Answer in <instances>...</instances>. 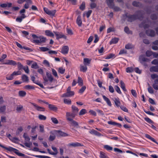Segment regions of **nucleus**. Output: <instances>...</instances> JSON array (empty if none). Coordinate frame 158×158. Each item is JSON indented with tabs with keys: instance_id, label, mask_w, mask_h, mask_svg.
I'll return each mask as SVG.
<instances>
[{
	"instance_id": "52",
	"label": "nucleus",
	"mask_w": 158,
	"mask_h": 158,
	"mask_svg": "<svg viewBox=\"0 0 158 158\" xmlns=\"http://www.w3.org/2000/svg\"><path fill=\"white\" fill-rule=\"evenodd\" d=\"M132 5L135 6L139 7L141 5V4L139 2L134 1L132 3Z\"/></svg>"
},
{
	"instance_id": "20",
	"label": "nucleus",
	"mask_w": 158,
	"mask_h": 158,
	"mask_svg": "<svg viewBox=\"0 0 158 158\" xmlns=\"http://www.w3.org/2000/svg\"><path fill=\"white\" fill-rule=\"evenodd\" d=\"M56 132L59 136L66 137L68 136V134L60 131H56Z\"/></svg>"
},
{
	"instance_id": "58",
	"label": "nucleus",
	"mask_w": 158,
	"mask_h": 158,
	"mask_svg": "<svg viewBox=\"0 0 158 158\" xmlns=\"http://www.w3.org/2000/svg\"><path fill=\"white\" fill-rule=\"evenodd\" d=\"M114 88L116 90V91L117 92V93H118V94H120L122 93V92L120 90V89L119 87L117 85H116L114 87Z\"/></svg>"
},
{
	"instance_id": "40",
	"label": "nucleus",
	"mask_w": 158,
	"mask_h": 158,
	"mask_svg": "<svg viewBox=\"0 0 158 158\" xmlns=\"http://www.w3.org/2000/svg\"><path fill=\"white\" fill-rule=\"evenodd\" d=\"M23 137L24 138L25 141L26 142H29L30 140V138L28 136L26 135V133H24Z\"/></svg>"
},
{
	"instance_id": "23",
	"label": "nucleus",
	"mask_w": 158,
	"mask_h": 158,
	"mask_svg": "<svg viewBox=\"0 0 158 158\" xmlns=\"http://www.w3.org/2000/svg\"><path fill=\"white\" fill-rule=\"evenodd\" d=\"M114 0H106V3L109 7H112Z\"/></svg>"
},
{
	"instance_id": "12",
	"label": "nucleus",
	"mask_w": 158,
	"mask_h": 158,
	"mask_svg": "<svg viewBox=\"0 0 158 158\" xmlns=\"http://www.w3.org/2000/svg\"><path fill=\"white\" fill-rule=\"evenodd\" d=\"M76 114L73 112L72 113L67 112L66 113V117L67 120H68V118H73L76 115Z\"/></svg>"
},
{
	"instance_id": "36",
	"label": "nucleus",
	"mask_w": 158,
	"mask_h": 158,
	"mask_svg": "<svg viewBox=\"0 0 158 158\" xmlns=\"http://www.w3.org/2000/svg\"><path fill=\"white\" fill-rule=\"evenodd\" d=\"M124 31L127 34H132V31L130 30L129 28L127 27H126L124 29Z\"/></svg>"
},
{
	"instance_id": "32",
	"label": "nucleus",
	"mask_w": 158,
	"mask_h": 158,
	"mask_svg": "<svg viewBox=\"0 0 158 158\" xmlns=\"http://www.w3.org/2000/svg\"><path fill=\"white\" fill-rule=\"evenodd\" d=\"M120 83L121 85V87L122 89L124 91H126L127 89L125 88V84L124 82L122 81L121 80L120 81Z\"/></svg>"
},
{
	"instance_id": "48",
	"label": "nucleus",
	"mask_w": 158,
	"mask_h": 158,
	"mask_svg": "<svg viewBox=\"0 0 158 158\" xmlns=\"http://www.w3.org/2000/svg\"><path fill=\"white\" fill-rule=\"evenodd\" d=\"M87 113V110L85 109H83L81 110L79 112V114L80 115H83Z\"/></svg>"
},
{
	"instance_id": "22",
	"label": "nucleus",
	"mask_w": 158,
	"mask_h": 158,
	"mask_svg": "<svg viewBox=\"0 0 158 158\" xmlns=\"http://www.w3.org/2000/svg\"><path fill=\"white\" fill-rule=\"evenodd\" d=\"M150 71L151 72H158V66H152L150 68Z\"/></svg>"
},
{
	"instance_id": "17",
	"label": "nucleus",
	"mask_w": 158,
	"mask_h": 158,
	"mask_svg": "<svg viewBox=\"0 0 158 158\" xmlns=\"http://www.w3.org/2000/svg\"><path fill=\"white\" fill-rule=\"evenodd\" d=\"M21 79L23 82L28 83L29 81L28 77L25 74H23L22 75Z\"/></svg>"
},
{
	"instance_id": "54",
	"label": "nucleus",
	"mask_w": 158,
	"mask_h": 158,
	"mask_svg": "<svg viewBox=\"0 0 158 158\" xmlns=\"http://www.w3.org/2000/svg\"><path fill=\"white\" fill-rule=\"evenodd\" d=\"M115 55L112 53L109 54L105 58L106 59H109L112 58Z\"/></svg>"
},
{
	"instance_id": "41",
	"label": "nucleus",
	"mask_w": 158,
	"mask_h": 158,
	"mask_svg": "<svg viewBox=\"0 0 158 158\" xmlns=\"http://www.w3.org/2000/svg\"><path fill=\"white\" fill-rule=\"evenodd\" d=\"M33 156H35L36 157L39 158H51L48 156H41V155H31Z\"/></svg>"
},
{
	"instance_id": "35",
	"label": "nucleus",
	"mask_w": 158,
	"mask_h": 158,
	"mask_svg": "<svg viewBox=\"0 0 158 158\" xmlns=\"http://www.w3.org/2000/svg\"><path fill=\"white\" fill-rule=\"evenodd\" d=\"M46 75L48 78L49 79V80L50 82H51L53 80V78L52 77V75L50 73H49L48 72H46Z\"/></svg>"
},
{
	"instance_id": "55",
	"label": "nucleus",
	"mask_w": 158,
	"mask_h": 158,
	"mask_svg": "<svg viewBox=\"0 0 158 158\" xmlns=\"http://www.w3.org/2000/svg\"><path fill=\"white\" fill-rule=\"evenodd\" d=\"M97 6V4L94 2H91L90 4V7L91 9L95 8Z\"/></svg>"
},
{
	"instance_id": "51",
	"label": "nucleus",
	"mask_w": 158,
	"mask_h": 158,
	"mask_svg": "<svg viewBox=\"0 0 158 158\" xmlns=\"http://www.w3.org/2000/svg\"><path fill=\"white\" fill-rule=\"evenodd\" d=\"M86 88L85 86H82L79 90V93L80 94H82L85 91Z\"/></svg>"
},
{
	"instance_id": "53",
	"label": "nucleus",
	"mask_w": 158,
	"mask_h": 158,
	"mask_svg": "<svg viewBox=\"0 0 158 158\" xmlns=\"http://www.w3.org/2000/svg\"><path fill=\"white\" fill-rule=\"evenodd\" d=\"M58 71L60 73L63 74L64 73L65 69L62 67H60L59 68Z\"/></svg>"
},
{
	"instance_id": "7",
	"label": "nucleus",
	"mask_w": 158,
	"mask_h": 158,
	"mask_svg": "<svg viewBox=\"0 0 158 158\" xmlns=\"http://www.w3.org/2000/svg\"><path fill=\"white\" fill-rule=\"evenodd\" d=\"M31 103L34 107L35 109L38 111L44 112L45 111V109L43 107L39 106L34 103L31 102Z\"/></svg>"
},
{
	"instance_id": "11",
	"label": "nucleus",
	"mask_w": 158,
	"mask_h": 158,
	"mask_svg": "<svg viewBox=\"0 0 158 158\" xmlns=\"http://www.w3.org/2000/svg\"><path fill=\"white\" fill-rule=\"evenodd\" d=\"M146 34L148 36L153 37L155 35V32L154 31L152 30H148L146 31Z\"/></svg>"
},
{
	"instance_id": "57",
	"label": "nucleus",
	"mask_w": 158,
	"mask_h": 158,
	"mask_svg": "<svg viewBox=\"0 0 158 158\" xmlns=\"http://www.w3.org/2000/svg\"><path fill=\"white\" fill-rule=\"evenodd\" d=\"M31 67L33 69H37L39 68V66L37 63L35 62L31 65Z\"/></svg>"
},
{
	"instance_id": "6",
	"label": "nucleus",
	"mask_w": 158,
	"mask_h": 158,
	"mask_svg": "<svg viewBox=\"0 0 158 158\" xmlns=\"http://www.w3.org/2000/svg\"><path fill=\"white\" fill-rule=\"evenodd\" d=\"M51 148L52 150L54 152H52L50 149H48L47 151L48 153L51 155H56L58 153V151L57 150V148L53 146H52Z\"/></svg>"
},
{
	"instance_id": "1",
	"label": "nucleus",
	"mask_w": 158,
	"mask_h": 158,
	"mask_svg": "<svg viewBox=\"0 0 158 158\" xmlns=\"http://www.w3.org/2000/svg\"><path fill=\"white\" fill-rule=\"evenodd\" d=\"M125 15L127 18V21L130 22H132L136 19L141 20L143 18V15L141 11H137L135 15H128L126 13Z\"/></svg>"
},
{
	"instance_id": "42",
	"label": "nucleus",
	"mask_w": 158,
	"mask_h": 158,
	"mask_svg": "<svg viewBox=\"0 0 158 158\" xmlns=\"http://www.w3.org/2000/svg\"><path fill=\"white\" fill-rule=\"evenodd\" d=\"M149 87L148 88V92L151 94H153L154 93V90L148 84Z\"/></svg>"
},
{
	"instance_id": "4",
	"label": "nucleus",
	"mask_w": 158,
	"mask_h": 158,
	"mask_svg": "<svg viewBox=\"0 0 158 158\" xmlns=\"http://www.w3.org/2000/svg\"><path fill=\"white\" fill-rule=\"evenodd\" d=\"M0 146L2 148L5 149L7 151H9V152H14L16 154V153H19V151L15 148H14L12 147H6L3 145L0 144Z\"/></svg>"
},
{
	"instance_id": "16",
	"label": "nucleus",
	"mask_w": 158,
	"mask_h": 158,
	"mask_svg": "<svg viewBox=\"0 0 158 158\" xmlns=\"http://www.w3.org/2000/svg\"><path fill=\"white\" fill-rule=\"evenodd\" d=\"M87 70V67L86 65H83L82 64H81L80 66V70L81 71L83 72H86Z\"/></svg>"
},
{
	"instance_id": "62",
	"label": "nucleus",
	"mask_w": 158,
	"mask_h": 158,
	"mask_svg": "<svg viewBox=\"0 0 158 158\" xmlns=\"http://www.w3.org/2000/svg\"><path fill=\"white\" fill-rule=\"evenodd\" d=\"M133 71V69L131 67H127L126 69V71L127 73H131Z\"/></svg>"
},
{
	"instance_id": "15",
	"label": "nucleus",
	"mask_w": 158,
	"mask_h": 158,
	"mask_svg": "<svg viewBox=\"0 0 158 158\" xmlns=\"http://www.w3.org/2000/svg\"><path fill=\"white\" fill-rule=\"evenodd\" d=\"M4 64H5L15 65L17 64L16 62L12 60H8L7 62L5 63Z\"/></svg>"
},
{
	"instance_id": "18",
	"label": "nucleus",
	"mask_w": 158,
	"mask_h": 158,
	"mask_svg": "<svg viewBox=\"0 0 158 158\" xmlns=\"http://www.w3.org/2000/svg\"><path fill=\"white\" fill-rule=\"evenodd\" d=\"M68 120L70 121L71 124L73 126L76 127L78 125V123L77 122L73 120V118H68Z\"/></svg>"
},
{
	"instance_id": "31",
	"label": "nucleus",
	"mask_w": 158,
	"mask_h": 158,
	"mask_svg": "<svg viewBox=\"0 0 158 158\" xmlns=\"http://www.w3.org/2000/svg\"><path fill=\"white\" fill-rule=\"evenodd\" d=\"M134 48V46L131 43H128L125 46V48L127 49H131Z\"/></svg>"
},
{
	"instance_id": "14",
	"label": "nucleus",
	"mask_w": 158,
	"mask_h": 158,
	"mask_svg": "<svg viewBox=\"0 0 158 158\" xmlns=\"http://www.w3.org/2000/svg\"><path fill=\"white\" fill-rule=\"evenodd\" d=\"M48 105V107L50 110L56 111L57 110L58 108L55 105L49 104H47Z\"/></svg>"
},
{
	"instance_id": "9",
	"label": "nucleus",
	"mask_w": 158,
	"mask_h": 158,
	"mask_svg": "<svg viewBox=\"0 0 158 158\" xmlns=\"http://www.w3.org/2000/svg\"><path fill=\"white\" fill-rule=\"evenodd\" d=\"M69 51V47L68 46H64L61 48L60 52L63 54H67Z\"/></svg>"
},
{
	"instance_id": "10",
	"label": "nucleus",
	"mask_w": 158,
	"mask_h": 158,
	"mask_svg": "<svg viewBox=\"0 0 158 158\" xmlns=\"http://www.w3.org/2000/svg\"><path fill=\"white\" fill-rule=\"evenodd\" d=\"M67 146L69 147H82L84 145L79 143L77 142L69 143Z\"/></svg>"
},
{
	"instance_id": "33",
	"label": "nucleus",
	"mask_w": 158,
	"mask_h": 158,
	"mask_svg": "<svg viewBox=\"0 0 158 158\" xmlns=\"http://www.w3.org/2000/svg\"><path fill=\"white\" fill-rule=\"evenodd\" d=\"M26 94V92L23 90L19 91V95L20 97H24Z\"/></svg>"
},
{
	"instance_id": "47",
	"label": "nucleus",
	"mask_w": 158,
	"mask_h": 158,
	"mask_svg": "<svg viewBox=\"0 0 158 158\" xmlns=\"http://www.w3.org/2000/svg\"><path fill=\"white\" fill-rule=\"evenodd\" d=\"M64 103L68 105H70L71 104V101L70 99H64Z\"/></svg>"
},
{
	"instance_id": "24",
	"label": "nucleus",
	"mask_w": 158,
	"mask_h": 158,
	"mask_svg": "<svg viewBox=\"0 0 158 158\" xmlns=\"http://www.w3.org/2000/svg\"><path fill=\"white\" fill-rule=\"evenodd\" d=\"M102 97L104 100L106 102L108 105L110 106H111V104L110 101L109 99L106 97L105 95H102Z\"/></svg>"
},
{
	"instance_id": "30",
	"label": "nucleus",
	"mask_w": 158,
	"mask_h": 158,
	"mask_svg": "<svg viewBox=\"0 0 158 158\" xmlns=\"http://www.w3.org/2000/svg\"><path fill=\"white\" fill-rule=\"evenodd\" d=\"M71 108L73 112L76 114H77L78 112L79 111V109L77 107L74 105H72V106Z\"/></svg>"
},
{
	"instance_id": "43",
	"label": "nucleus",
	"mask_w": 158,
	"mask_h": 158,
	"mask_svg": "<svg viewBox=\"0 0 158 158\" xmlns=\"http://www.w3.org/2000/svg\"><path fill=\"white\" fill-rule=\"evenodd\" d=\"M6 109V106L3 105L1 106L0 107V112H4L5 111Z\"/></svg>"
},
{
	"instance_id": "64",
	"label": "nucleus",
	"mask_w": 158,
	"mask_h": 158,
	"mask_svg": "<svg viewBox=\"0 0 158 158\" xmlns=\"http://www.w3.org/2000/svg\"><path fill=\"white\" fill-rule=\"evenodd\" d=\"M18 68L19 70H20L23 68V65L20 62H18L17 63Z\"/></svg>"
},
{
	"instance_id": "37",
	"label": "nucleus",
	"mask_w": 158,
	"mask_h": 158,
	"mask_svg": "<svg viewBox=\"0 0 158 158\" xmlns=\"http://www.w3.org/2000/svg\"><path fill=\"white\" fill-rule=\"evenodd\" d=\"M24 88L27 90L34 89L35 87L33 86L30 85H27L24 86Z\"/></svg>"
},
{
	"instance_id": "50",
	"label": "nucleus",
	"mask_w": 158,
	"mask_h": 158,
	"mask_svg": "<svg viewBox=\"0 0 158 158\" xmlns=\"http://www.w3.org/2000/svg\"><path fill=\"white\" fill-rule=\"evenodd\" d=\"M139 27H144V29H146V28H148L149 27V25L148 24H145L144 25H143V23H142L141 24H140L139 25Z\"/></svg>"
},
{
	"instance_id": "5",
	"label": "nucleus",
	"mask_w": 158,
	"mask_h": 158,
	"mask_svg": "<svg viewBox=\"0 0 158 158\" xmlns=\"http://www.w3.org/2000/svg\"><path fill=\"white\" fill-rule=\"evenodd\" d=\"M53 32L56 36V39L57 40H58L62 38H63L65 39H66V36L63 34L62 33L54 31Z\"/></svg>"
},
{
	"instance_id": "45",
	"label": "nucleus",
	"mask_w": 158,
	"mask_h": 158,
	"mask_svg": "<svg viewBox=\"0 0 158 158\" xmlns=\"http://www.w3.org/2000/svg\"><path fill=\"white\" fill-rule=\"evenodd\" d=\"M13 78L14 75L13 73L10 75H7L6 77V80H12L13 79Z\"/></svg>"
},
{
	"instance_id": "38",
	"label": "nucleus",
	"mask_w": 158,
	"mask_h": 158,
	"mask_svg": "<svg viewBox=\"0 0 158 158\" xmlns=\"http://www.w3.org/2000/svg\"><path fill=\"white\" fill-rule=\"evenodd\" d=\"M23 107L21 105H18L16 107V110L18 112H20L23 109Z\"/></svg>"
},
{
	"instance_id": "61",
	"label": "nucleus",
	"mask_w": 158,
	"mask_h": 158,
	"mask_svg": "<svg viewBox=\"0 0 158 158\" xmlns=\"http://www.w3.org/2000/svg\"><path fill=\"white\" fill-rule=\"evenodd\" d=\"M153 52L150 51H147L146 52V56L148 57L151 56Z\"/></svg>"
},
{
	"instance_id": "21",
	"label": "nucleus",
	"mask_w": 158,
	"mask_h": 158,
	"mask_svg": "<svg viewBox=\"0 0 158 158\" xmlns=\"http://www.w3.org/2000/svg\"><path fill=\"white\" fill-rule=\"evenodd\" d=\"M76 23L79 26L81 27V26L82 22L81 16L80 15H79L77 17L76 20Z\"/></svg>"
},
{
	"instance_id": "25",
	"label": "nucleus",
	"mask_w": 158,
	"mask_h": 158,
	"mask_svg": "<svg viewBox=\"0 0 158 158\" xmlns=\"http://www.w3.org/2000/svg\"><path fill=\"white\" fill-rule=\"evenodd\" d=\"M91 60L88 58H85L84 59L83 63L86 65H88L91 62Z\"/></svg>"
},
{
	"instance_id": "28",
	"label": "nucleus",
	"mask_w": 158,
	"mask_h": 158,
	"mask_svg": "<svg viewBox=\"0 0 158 158\" xmlns=\"http://www.w3.org/2000/svg\"><path fill=\"white\" fill-rule=\"evenodd\" d=\"M12 5L11 3H8L7 4L3 3L0 5V6L2 8H5L6 7H11Z\"/></svg>"
},
{
	"instance_id": "2",
	"label": "nucleus",
	"mask_w": 158,
	"mask_h": 158,
	"mask_svg": "<svg viewBox=\"0 0 158 158\" xmlns=\"http://www.w3.org/2000/svg\"><path fill=\"white\" fill-rule=\"evenodd\" d=\"M44 12L50 16L51 18H53L56 17V10H50L48 8L44 7L43 8Z\"/></svg>"
},
{
	"instance_id": "13",
	"label": "nucleus",
	"mask_w": 158,
	"mask_h": 158,
	"mask_svg": "<svg viewBox=\"0 0 158 158\" xmlns=\"http://www.w3.org/2000/svg\"><path fill=\"white\" fill-rule=\"evenodd\" d=\"M139 60L141 64H143L144 62H148L150 61V60L143 56H140L139 57Z\"/></svg>"
},
{
	"instance_id": "63",
	"label": "nucleus",
	"mask_w": 158,
	"mask_h": 158,
	"mask_svg": "<svg viewBox=\"0 0 158 158\" xmlns=\"http://www.w3.org/2000/svg\"><path fill=\"white\" fill-rule=\"evenodd\" d=\"M44 126L42 125H40L39 126L40 131L41 133H43L44 132Z\"/></svg>"
},
{
	"instance_id": "60",
	"label": "nucleus",
	"mask_w": 158,
	"mask_h": 158,
	"mask_svg": "<svg viewBox=\"0 0 158 158\" xmlns=\"http://www.w3.org/2000/svg\"><path fill=\"white\" fill-rule=\"evenodd\" d=\"M85 8V2H83L80 5L79 8L82 10H83Z\"/></svg>"
},
{
	"instance_id": "8",
	"label": "nucleus",
	"mask_w": 158,
	"mask_h": 158,
	"mask_svg": "<svg viewBox=\"0 0 158 158\" xmlns=\"http://www.w3.org/2000/svg\"><path fill=\"white\" fill-rule=\"evenodd\" d=\"M74 95V92L73 91H67L63 94L62 96V97H70L73 96Z\"/></svg>"
},
{
	"instance_id": "44",
	"label": "nucleus",
	"mask_w": 158,
	"mask_h": 158,
	"mask_svg": "<svg viewBox=\"0 0 158 158\" xmlns=\"http://www.w3.org/2000/svg\"><path fill=\"white\" fill-rule=\"evenodd\" d=\"M104 148L107 151H111L113 149L112 147L107 145H105L104 146Z\"/></svg>"
},
{
	"instance_id": "26",
	"label": "nucleus",
	"mask_w": 158,
	"mask_h": 158,
	"mask_svg": "<svg viewBox=\"0 0 158 158\" xmlns=\"http://www.w3.org/2000/svg\"><path fill=\"white\" fill-rule=\"evenodd\" d=\"M114 102L115 105L118 107H120L121 104L120 102L119 101V99L118 98H115L114 99Z\"/></svg>"
},
{
	"instance_id": "49",
	"label": "nucleus",
	"mask_w": 158,
	"mask_h": 158,
	"mask_svg": "<svg viewBox=\"0 0 158 158\" xmlns=\"http://www.w3.org/2000/svg\"><path fill=\"white\" fill-rule=\"evenodd\" d=\"M40 120H44L46 119V117L43 115L39 114L38 116Z\"/></svg>"
},
{
	"instance_id": "56",
	"label": "nucleus",
	"mask_w": 158,
	"mask_h": 158,
	"mask_svg": "<svg viewBox=\"0 0 158 158\" xmlns=\"http://www.w3.org/2000/svg\"><path fill=\"white\" fill-rule=\"evenodd\" d=\"M51 119L54 123L56 124L58 123V121L56 118L52 117L51 118Z\"/></svg>"
},
{
	"instance_id": "3",
	"label": "nucleus",
	"mask_w": 158,
	"mask_h": 158,
	"mask_svg": "<svg viewBox=\"0 0 158 158\" xmlns=\"http://www.w3.org/2000/svg\"><path fill=\"white\" fill-rule=\"evenodd\" d=\"M46 39L45 37L41 36H39L38 40H34L33 42L34 43L39 44L42 43H44L46 42Z\"/></svg>"
},
{
	"instance_id": "27",
	"label": "nucleus",
	"mask_w": 158,
	"mask_h": 158,
	"mask_svg": "<svg viewBox=\"0 0 158 158\" xmlns=\"http://www.w3.org/2000/svg\"><path fill=\"white\" fill-rule=\"evenodd\" d=\"M45 34L46 35L49 37H53L54 36L53 33L49 30H46L45 31Z\"/></svg>"
},
{
	"instance_id": "39",
	"label": "nucleus",
	"mask_w": 158,
	"mask_h": 158,
	"mask_svg": "<svg viewBox=\"0 0 158 158\" xmlns=\"http://www.w3.org/2000/svg\"><path fill=\"white\" fill-rule=\"evenodd\" d=\"M100 158H109L105 153L102 152H100Z\"/></svg>"
},
{
	"instance_id": "29",
	"label": "nucleus",
	"mask_w": 158,
	"mask_h": 158,
	"mask_svg": "<svg viewBox=\"0 0 158 158\" xmlns=\"http://www.w3.org/2000/svg\"><path fill=\"white\" fill-rule=\"evenodd\" d=\"M119 40V39L115 37L112 39L110 41V44H115L118 43Z\"/></svg>"
},
{
	"instance_id": "46",
	"label": "nucleus",
	"mask_w": 158,
	"mask_h": 158,
	"mask_svg": "<svg viewBox=\"0 0 158 158\" xmlns=\"http://www.w3.org/2000/svg\"><path fill=\"white\" fill-rule=\"evenodd\" d=\"M39 48L41 51L43 52H45L49 50V49L48 48L45 47H40Z\"/></svg>"
},
{
	"instance_id": "19",
	"label": "nucleus",
	"mask_w": 158,
	"mask_h": 158,
	"mask_svg": "<svg viewBox=\"0 0 158 158\" xmlns=\"http://www.w3.org/2000/svg\"><path fill=\"white\" fill-rule=\"evenodd\" d=\"M145 136L146 138L150 139L152 141L154 142L155 143L158 144V143L156 140L153 138L151 136L149 135L148 134H145Z\"/></svg>"
},
{
	"instance_id": "34",
	"label": "nucleus",
	"mask_w": 158,
	"mask_h": 158,
	"mask_svg": "<svg viewBox=\"0 0 158 158\" xmlns=\"http://www.w3.org/2000/svg\"><path fill=\"white\" fill-rule=\"evenodd\" d=\"M77 83L80 86H82L83 85V81L82 79L79 77L78 78Z\"/></svg>"
},
{
	"instance_id": "59",
	"label": "nucleus",
	"mask_w": 158,
	"mask_h": 158,
	"mask_svg": "<svg viewBox=\"0 0 158 158\" xmlns=\"http://www.w3.org/2000/svg\"><path fill=\"white\" fill-rule=\"evenodd\" d=\"M23 69L24 70L26 73H29V70L27 66L23 67Z\"/></svg>"
}]
</instances>
